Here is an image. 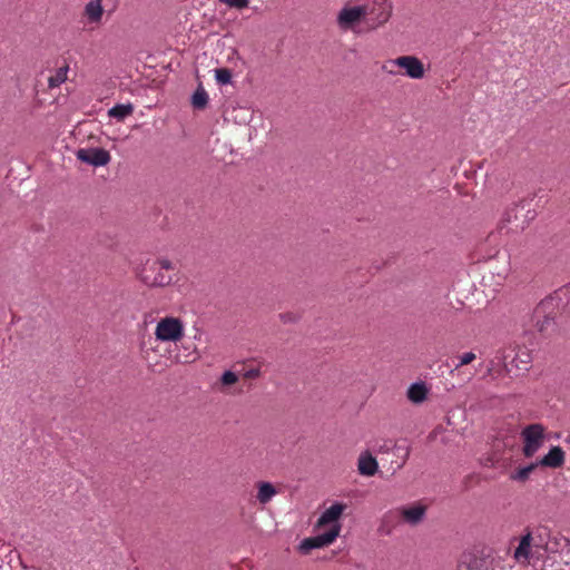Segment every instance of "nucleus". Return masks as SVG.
Instances as JSON below:
<instances>
[{"mask_svg": "<svg viewBox=\"0 0 570 570\" xmlns=\"http://www.w3.org/2000/svg\"><path fill=\"white\" fill-rule=\"evenodd\" d=\"M174 264L167 258L148 261L139 273L140 279L148 286L169 285L173 277Z\"/></svg>", "mask_w": 570, "mask_h": 570, "instance_id": "obj_1", "label": "nucleus"}, {"mask_svg": "<svg viewBox=\"0 0 570 570\" xmlns=\"http://www.w3.org/2000/svg\"><path fill=\"white\" fill-rule=\"evenodd\" d=\"M364 21L370 29H376L385 24L392 14L390 0H363L361 3Z\"/></svg>", "mask_w": 570, "mask_h": 570, "instance_id": "obj_2", "label": "nucleus"}, {"mask_svg": "<svg viewBox=\"0 0 570 570\" xmlns=\"http://www.w3.org/2000/svg\"><path fill=\"white\" fill-rule=\"evenodd\" d=\"M425 513L426 505L424 504L415 503L412 505H404L387 511L383 517L382 523L383 527H385L389 523L402 520L410 525H416L423 520Z\"/></svg>", "mask_w": 570, "mask_h": 570, "instance_id": "obj_3", "label": "nucleus"}, {"mask_svg": "<svg viewBox=\"0 0 570 570\" xmlns=\"http://www.w3.org/2000/svg\"><path fill=\"white\" fill-rule=\"evenodd\" d=\"M184 323L173 316L163 317L156 325L155 337L160 342H178L184 337Z\"/></svg>", "mask_w": 570, "mask_h": 570, "instance_id": "obj_4", "label": "nucleus"}, {"mask_svg": "<svg viewBox=\"0 0 570 570\" xmlns=\"http://www.w3.org/2000/svg\"><path fill=\"white\" fill-rule=\"evenodd\" d=\"M556 306V297H548L543 299L534 309L535 325L540 332H549L553 327Z\"/></svg>", "mask_w": 570, "mask_h": 570, "instance_id": "obj_5", "label": "nucleus"}, {"mask_svg": "<svg viewBox=\"0 0 570 570\" xmlns=\"http://www.w3.org/2000/svg\"><path fill=\"white\" fill-rule=\"evenodd\" d=\"M523 454L531 458L543 443L544 429L541 424H530L522 431Z\"/></svg>", "mask_w": 570, "mask_h": 570, "instance_id": "obj_6", "label": "nucleus"}, {"mask_svg": "<svg viewBox=\"0 0 570 570\" xmlns=\"http://www.w3.org/2000/svg\"><path fill=\"white\" fill-rule=\"evenodd\" d=\"M341 524H335L328 531L318 534L316 537H311L304 539L298 549L302 553H309L313 549L323 548L332 544L336 538L340 535Z\"/></svg>", "mask_w": 570, "mask_h": 570, "instance_id": "obj_7", "label": "nucleus"}, {"mask_svg": "<svg viewBox=\"0 0 570 570\" xmlns=\"http://www.w3.org/2000/svg\"><path fill=\"white\" fill-rule=\"evenodd\" d=\"M337 26L341 30H354L355 27L364 21L362 6H345L337 13Z\"/></svg>", "mask_w": 570, "mask_h": 570, "instance_id": "obj_8", "label": "nucleus"}, {"mask_svg": "<svg viewBox=\"0 0 570 570\" xmlns=\"http://www.w3.org/2000/svg\"><path fill=\"white\" fill-rule=\"evenodd\" d=\"M393 65L402 68L404 75L412 79H422L425 75L423 62L415 56H400L391 61Z\"/></svg>", "mask_w": 570, "mask_h": 570, "instance_id": "obj_9", "label": "nucleus"}, {"mask_svg": "<svg viewBox=\"0 0 570 570\" xmlns=\"http://www.w3.org/2000/svg\"><path fill=\"white\" fill-rule=\"evenodd\" d=\"M525 535L531 537L530 543L532 548H534V552L537 554H540L541 551H554V548L550 543V530L548 527L539 525L534 528L532 531L527 532Z\"/></svg>", "mask_w": 570, "mask_h": 570, "instance_id": "obj_10", "label": "nucleus"}, {"mask_svg": "<svg viewBox=\"0 0 570 570\" xmlns=\"http://www.w3.org/2000/svg\"><path fill=\"white\" fill-rule=\"evenodd\" d=\"M77 158L96 167L105 166L111 159L109 151L104 148H80L77 151Z\"/></svg>", "mask_w": 570, "mask_h": 570, "instance_id": "obj_11", "label": "nucleus"}, {"mask_svg": "<svg viewBox=\"0 0 570 570\" xmlns=\"http://www.w3.org/2000/svg\"><path fill=\"white\" fill-rule=\"evenodd\" d=\"M104 13L105 9L102 7L101 0H90L86 3L82 11L85 24L92 26V28L101 24Z\"/></svg>", "mask_w": 570, "mask_h": 570, "instance_id": "obj_12", "label": "nucleus"}, {"mask_svg": "<svg viewBox=\"0 0 570 570\" xmlns=\"http://www.w3.org/2000/svg\"><path fill=\"white\" fill-rule=\"evenodd\" d=\"M346 509V504L344 503H334L330 508H327L318 518L316 527L324 528L331 524V528L338 523V519L343 514Z\"/></svg>", "mask_w": 570, "mask_h": 570, "instance_id": "obj_13", "label": "nucleus"}, {"mask_svg": "<svg viewBox=\"0 0 570 570\" xmlns=\"http://www.w3.org/2000/svg\"><path fill=\"white\" fill-rule=\"evenodd\" d=\"M357 468L360 474L372 476L377 472L379 464L376 459L368 451H365L358 458Z\"/></svg>", "mask_w": 570, "mask_h": 570, "instance_id": "obj_14", "label": "nucleus"}, {"mask_svg": "<svg viewBox=\"0 0 570 570\" xmlns=\"http://www.w3.org/2000/svg\"><path fill=\"white\" fill-rule=\"evenodd\" d=\"M531 537L530 535H523L520 540V543L518 548L514 550V559L520 563H528L530 558L533 554H537L534 552V548H532L530 543Z\"/></svg>", "mask_w": 570, "mask_h": 570, "instance_id": "obj_15", "label": "nucleus"}, {"mask_svg": "<svg viewBox=\"0 0 570 570\" xmlns=\"http://www.w3.org/2000/svg\"><path fill=\"white\" fill-rule=\"evenodd\" d=\"M540 463L544 466L560 468L564 463V451L560 446H553Z\"/></svg>", "mask_w": 570, "mask_h": 570, "instance_id": "obj_16", "label": "nucleus"}, {"mask_svg": "<svg viewBox=\"0 0 570 570\" xmlns=\"http://www.w3.org/2000/svg\"><path fill=\"white\" fill-rule=\"evenodd\" d=\"M256 498L261 504L268 503L277 494L275 487L269 482L261 481L256 484Z\"/></svg>", "mask_w": 570, "mask_h": 570, "instance_id": "obj_17", "label": "nucleus"}, {"mask_svg": "<svg viewBox=\"0 0 570 570\" xmlns=\"http://www.w3.org/2000/svg\"><path fill=\"white\" fill-rule=\"evenodd\" d=\"M428 389L424 383H414L407 390V397L413 403H422L428 396Z\"/></svg>", "mask_w": 570, "mask_h": 570, "instance_id": "obj_18", "label": "nucleus"}, {"mask_svg": "<svg viewBox=\"0 0 570 570\" xmlns=\"http://www.w3.org/2000/svg\"><path fill=\"white\" fill-rule=\"evenodd\" d=\"M458 570H491L487 561L478 558H470L469 561L460 562Z\"/></svg>", "mask_w": 570, "mask_h": 570, "instance_id": "obj_19", "label": "nucleus"}, {"mask_svg": "<svg viewBox=\"0 0 570 570\" xmlns=\"http://www.w3.org/2000/svg\"><path fill=\"white\" fill-rule=\"evenodd\" d=\"M134 111V107L130 104L127 105H116L111 109H109L108 115L118 120H122L126 117L130 116Z\"/></svg>", "mask_w": 570, "mask_h": 570, "instance_id": "obj_20", "label": "nucleus"}, {"mask_svg": "<svg viewBox=\"0 0 570 570\" xmlns=\"http://www.w3.org/2000/svg\"><path fill=\"white\" fill-rule=\"evenodd\" d=\"M68 69L69 68L66 65L65 67L59 68L53 76L49 77V88H56L63 83L67 80Z\"/></svg>", "mask_w": 570, "mask_h": 570, "instance_id": "obj_21", "label": "nucleus"}, {"mask_svg": "<svg viewBox=\"0 0 570 570\" xmlns=\"http://www.w3.org/2000/svg\"><path fill=\"white\" fill-rule=\"evenodd\" d=\"M208 102V95L203 88H198L191 98V104L196 109H203Z\"/></svg>", "mask_w": 570, "mask_h": 570, "instance_id": "obj_22", "label": "nucleus"}, {"mask_svg": "<svg viewBox=\"0 0 570 570\" xmlns=\"http://www.w3.org/2000/svg\"><path fill=\"white\" fill-rule=\"evenodd\" d=\"M215 77L217 82L226 85L229 83L232 80V72L227 68H219L215 70Z\"/></svg>", "mask_w": 570, "mask_h": 570, "instance_id": "obj_23", "label": "nucleus"}, {"mask_svg": "<svg viewBox=\"0 0 570 570\" xmlns=\"http://www.w3.org/2000/svg\"><path fill=\"white\" fill-rule=\"evenodd\" d=\"M534 464L521 468L512 475V479L518 481H525L529 478L530 473L534 470Z\"/></svg>", "mask_w": 570, "mask_h": 570, "instance_id": "obj_24", "label": "nucleus"}, {"mask_svg": "<svg viewBox=\"0 0 570 570\" xmlns=\"http://www.w3.org/2000/svg\"><path fill=\"white\" fill-rule=\"evenodd\" d=\"M237 381H238L237 374L232 371L224 372L220 377V383L224 386H230V385L235 384Z\"/></svg>", "mask_w": 570, "mask_h": 570, "instance_id": "obj_25", "label": "nucleus"}, {"mask_svg": "<svg viewBox=\"0 0 570 570\" xmlns=\"http://www.w3.org/2000/svg\"><path fill=\"white\" fill-rule=\"evenodd\" d=\"M517 206H513L512 208H509L504 214L503 217L499 224L500 229H503L505 227L507 223H511L512 218H517L515 215Z\"/></svg>", "mask_w": 570, "mask_h": 570, "instance_id": "obj_26", "label": "nucleus"}, {"mask_svg": "<svg viewBox=\"0 0 570 570\" xmlns=\"http://www.w3.org/2000/svg\"><path fill=\"white\" fill-rule=\"evenodd\" d=\"M475 358H476V355L473 352L464 353L459 357L460 361L455 367L459 368L461 366L468 365V364L472 363Z\"/></svg>", "mask_w": 570, "mask_h": 570, "instance_id": "obj_27", "label": "nucleus"}, {"mask_svg": "<svg viewBox=\"0 0 570 570\" xmlns=\"http://www.w3.org/2000/svg\"><path fill=\"white\" fill-rule=\"evenodd\" d=\"M230 8L244 9L248 7V0H218Z\"/></svg>", "mask_w": 570, "mask_h": 570, "instance_id": "obj_28", "label": "nucleus"}, {"mask_svg": "<svg viewBox=\"0 0 570 570\" xmlns=\"http://www.w3.org/2000/svg\"><path fill=\"white\" fill-rule=\"evenodd\" d=\"M259 374H261V372H259V370H258V368H250V370H248V371L244 374V376H245L246 379H256V377H258V376H259Z\"/></svg>", "mask_w": 570, "mask_h": 570, "instance_id": "obj_29", "label": "nucleus"}, {"mask_svg": "<svg viewBox=\"0 0 570 570\" xmlns=\"http://www.w3.org/2000/svg\"><path fill=\"white\" fill-rule=\"evenodd\" d=\"M296 316L292 313H285V314H281V320L284 322V323H287V322H295L296 321Z\"/></svg>", "mask_w": 570, "mask_h": 570, "instance_id": "obj_30", "label": "nucleus"}, {"mask_svg": "<svg viewBox=\"0 0 570 570\" xmlns=\"http://www.w3.org/2000/svg\"><path fill=\"white\" fill-rule=\"evenodd\" d=\"M523 228H524V226H523V225H519V224H517V225H515V227H514V230H519V229H523Z\"/></svg>", "mask_w": 570, "mask_h": 570, "instance_id": "obj_31", "label": "nucleus"}]
</instances>
